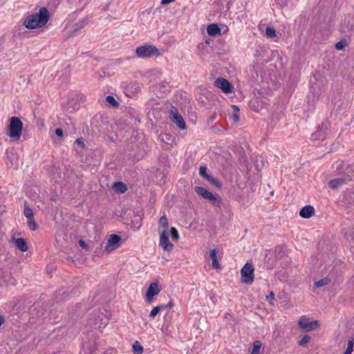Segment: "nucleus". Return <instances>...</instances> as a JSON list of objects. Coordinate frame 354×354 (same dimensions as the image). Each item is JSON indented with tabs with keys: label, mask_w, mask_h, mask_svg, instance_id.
Segmentation results:
<instances>
[{
	"label": "nucleus",
	"mask_w": 354,
	"mask_h": 354,
	"mask_svg": "<svg viewBox=\"0 0 354 354\" xmlns=\"http://www.w3.org/2000/svg\"><path fill=\"white\" fill-rule=\"evenodd\" d=\"M298 325L301 329L306 331L312 330L319 326L318 321H310V319L306 316H301L300 317L298 321Z\"/></svg>",
	"instance_id": "nucleus-7"
},
{
	"label": "nucleus",
	"mask_w": 354,
	"mask_h": 354,
	"mask_svg": "<svg viewBox=\"0 0 354 354\" xmlns=\"http://www.w3.org/2000/svg\"><path fill=\"white\" fill-rule=\"evenodd\" d=\"M160 313V308L156 306L152 308L149 313V317L153 319Z\"/></svg>",
	"instance_id": "nucleus-32"
},
{
	"label": "nucleus",
	"mask_w": 354,
	"mask_h": 354,
	"mask_svg": "<svg viewBox=\"0 0 354 354\" xmlns=\"http://www.w3.org/2000/svg\"><path fill=\"white\" fill-rule=\"evenodd\" d=\"M158 225H159V228L162 227L163 229H166L169 227L168 221L165 214L160 217V218L159 220Z\"/></svg>",
	"instance_id": "nucleus-22"
},
{
	"label": "nucleus",
	"mask_w": 354,
	"mask_h": 354,
	"mask_svg": "<svg viewBox=\"0 0 354 354\" xmlns=\"http://www.w3.org/2000/svg\"><path fill=\"white\" fill-rule=\"evenodd\" d=\"M348 180L349 179L345 178H337L330 180L328 183V185L331 189H335L346 184Z\"/></svg>",
	"instance_id": "nucleus-14"
},
{
	"label": "nucleus",
	"mask_w": 354,
	"mask_h": 354,
	"mask_svg": "<svg viewBox=\"0 0 354 354\" xmlns=\"http://www.w3.org/2000/svg\"><path fill=\"white\" fill-rule=\"evenodd\" d=\"M170 234L171 239L174 241H178L180 238L178 232L174 227L170 229Z\"/></svg>",
	"instance_id": "nucleus-28"
},
{
	"label": "nucleus",
	"mask_w": 354,
	"mask_h": 354,
	"mask_svg": "<svg viewBox=\"0 0 354 354\" xmlns=\"http://www.w3.org/2000/svg\"><path fill=\"white\" fill-rule=\"evenodd\" d=\"M106 101L111 104L113 106H118L119 105V103L117 102V100L114 98L113 96L112 95H108L106 97Z\"/></svg>",
	"instance_id": "nucleus-29"
},
{
	"label": "nucleus",
	"mask_w": 354,
	"mask_h": 354,
	"mask_svg": "<svg viewBox=\"0 0 354 354\" xmlns=\"http://www.w3.org/2000/svg\"><path fill=\"white\" fill-rule=\"evenodd\" d=\"M221 28L216 24H212L207 28V32L210 36H216L221 34Z\"/></svg>",
	"instance_id": "nucleus-16"
},
{
	"label": "nucleus",
	"mask_w": 354,
	"mask_h": 354,
	"mask_svg": "<svg viewBox=\"0 0 354 354\" xmlns=\"http://www.w3.org/2000/svg\"><path fill=\"white\" fill-rule=\"evenodd\" d=\"M79 244L83 248H86V246L87 245L86 244V243L83 241V240H80L79 241Z\"/></svg>",
	"instance_id": "nucleus-39"
},
{
	"label": "nucleus",
	"mask_w": 354,
	"mask_h": 354,
	"mask_svg": "<svg viewBox=\"0 0 354 354\" xmlns=\"http://www.w3.org/2000/svg\"><path fill=\"white\" fill-rule=\"evenodd\" d=\"M310 339V337L309 335H305L299 341V344L301 346H304L309 342Z\"/></svg>",
	"instance_id": "nucleus-33"
},
{
	"label": "nucleus",
	"mask_w": 354,
	"mask_h": 354,
	"mask_svg": "<svg viewBox=\"0 0 354 354\" xmlns=\"http://www.w3.org/2000/svg\"><path fill=\"white\" fill-rule=\"evenodd\" d=\"M266 34L268 37L273 38L276 36L275 30L272 27H267L266 29Z\"/></svg>",
	"instance_id": "nucleus-30"
},
{
	"label": "nucleus",
	"mask_w": 354,
	"mask_h": 354,
	"mask_svg": "<svg viewBox=\"0 0 354 354\" xmlns=\"http://www.w3.org/2000/svg\"><path fill=\"white\" fill-rule=\"evenodd\" d=\"M174 301L172 300H170L167 304V308H169V309H171L174 307Z\"/></svg>",
	"instance_id": "nucleus-37"
},
{
	"label": "nucleus",
	"mask_w": 354,
	"mask_h": 354,
	"mask_svg": "<svg viewBox=\"0 0 354 354\" xmlns=\"http://www.w3.org/2000/svg\"><path fill=\"white\" fill-rule=\"evenodd\" d=\"M135 90H140V86H137V88H136Z\"/></svg>",
	"instance_id": "nucleus-44"
},
{
	"label": "nucleus",
	"mask_w": 354,
	"mask_h": 354,
	"mask_svg": "<svg viewBox=\"0 0 354 354\" xmlns=\"http://www.w3.org/2000/svg\"><path fill=\"white\" fill-rule=\"evenodd\" d=\"M136 55L138 58H149L159 56L160 52L153 45H144L136 48Z\"/></svg>",
	"instance_id": "nucleus-4"
},
{
	"label": "nucleus",
	"mask_w": 354,
	"mask_h": 354,
	"mask_svg": "<svg viewBox=\"0 0 354 354\" xmlns=\"http://www.w3.org/2000/svg\"><path fill=\"white\" fill-rule=\"evenodd\" d=\"M170 118L180 129H185L186 128L184 119L175 107H172L170 111Z\"/></svg>",
	"instance_id": "nucleus-10"
},
{
	"label": "nucleus",
	"mask_w": 354,
	"mask_h": 354,
	"mask_svg": "<svg viewBox=\"0 0 354 354\" xmlns=\"http://www.w3.org/2000/svg\"><path fill=\"white\" fill-rule=\"evenodd\" d=\"M113 188L120 193H124L127 190V185L122 182L115 183Z\"/></svg>",
	"instance_id": "nucleus-20"
},
{
	"label": "nucleus",
	"mask_w": 354,
	"mask_h": 354,
	"mask_svg": "<svg viewBox=\"0 0 354 354\" xmlns=\"http://www.w3.org/2000/svg\"><path fill=\"white\" fill-rule=\"evenodd\" d=\"M23 130V122L16 116L10 118V124L8 127L7 135L14 141H19Z\"/></svg>",
	"instance_id": "nucleus-2"
},
{
	"label": "nucleus",
	"mask_w": 354,
	"mask_h": 354,
	"mask_svg": "<svg viewBox=\"0 0 354 354\" xmlns=\"http://www.w3.org/2000/svg\"><path fill=\"white\" fill-rule=\"evenodd\" d=\"M121 241V237L117 234H111L107 240L105 250L111 252L118 247V243Z\"/></svg>",
	"instance_id": "nucleus-13"
},
{
	"label": "nucleus",
	"mask_w": 354,
	"mask_h": 354,
	"mask_svg": "<svg viewBox=\"0 0 354 354\" xmlns=\"http://www.w3.org/2000/svg\"><path fill=\"white\" fill-rule=\"evenodd\" d=\"M354 347V339L351 338L348 340L347 344V348L344 351V354H351Z\"/></svg>",
	"instance_id": "nucleus-26"
},
{
	"label": "nucleus",
	"mask_w": 354,
	"mask_h": 354,
	"mask_svg": "<svg viewBox=\"0 0 354 354\" xmlns=\"http://www.w3.org/2000/svg\"><path fill=\"white\" fill-rule=\"evenodd\" d=\"M315 214V209L311 205H306L303 207L300 212L299 215L304 218H310Z\"/></svg>",
	"instance_id": "nucleus-15"
},
{
	"label": "nucleus",
	"mask_w": 354,
	"mask_h": 354,
	"mask_svg": "<svg viewBox=\"0 0 354 354\" xmlns=\"http://www.w3.org/2000/svg\"><path fill=\"white\" fill-rule=\"evenodd\" d=\"M214 85L226 94L233 92V86L225 78L218 77L214 82Z\"/></svg>",
	"instance_id": "nucleus-11"
},
{
	"label": "nucleus",
	"mask_w": 354,
	"mask_h": 354,
	"mask_svg": "<svg viewBox=\"0 0 354 354\" xmlns=\"http://www.w3.org/2000/svg\"><path fill=\"white\" fill-rule=\"evenodd\" d=\"M196 192L204 198L209 200L213 205L220 207L222 205V200L218 194H212L207 189L203 187L196 186L195 187Z\"/></svg>",
	"instance_id": "nucleus-3"
},
{
	"label": "nucleus",
	"mask_w": 354,
	"mask_h": 354,
	"mask_svg": "<svg viewBox=\"0 0 354 354\" xmlns=\"http://www.w3.org/2000/svg\"><path fill=\"white\" fill-rule=\"evenodd\" d=\"M199 174L201 176L204 177L205 179L211 181L212 183H214L215 179L212 178L211 176L207 174V168L205 166H201L199 168Z\"/></svg>",
	"instance_id": "nucleus-19"
},
{
	"label": "nucleus",
	"mask_w": 354,
	"mask_h": 354,
	"mask_svg": "<svg viewBox=\"0 0 354 354\" xmlns=\"http://www.w3.org/2000/svg\"><path fill=\"white\" fill-rule=\"evenodd\" d=\"M157 306L158 307V308H160V312L165 309H167V304H160Z\"/></svg>",
	"instance_id": "nucleus-38"
},
{
	"label": "nucleus",
	"mask_w": 354,
	"mask_h": 354,
	"mask_svg": "<svg viewBox=\"0 0 354 354\" xmlns=\"http://www.w3.org/2000/svg\"><path fill=\"white\" fill-rule=\"evenodd\" d=\"M161 290L162 287L158 281L151 283L145 294V301L148 304H151L154 300V297L159 295Z\"/></svg>",
	"instance_id": "nucleus-6"
},
{
	"label": "nucleus",
	"mask_w": 354,
	"mask_h": 354,
	"mask_svg": "<svg viewBox=\"0 0 354 354\" xmlns=\"http://www.w3.org/2000/svg\"><path fill=\"white\" fill-rule=\"evenodd\" d=\"M261 347V342L259 340L255 341L253 344L252 354H259Z\"/></svg>",
	"instance_id": "nucleus-27"
},
{
	"label": "nucleus",
	"mask_w": 354,
	"mask_h": 354,
	"mask_svg": "<svg viewBox=\"0 0 354 354\" xmlns=\"http://www.w3.org/2000/svg\"><path fill=\"white\" fill-rule=\"evenodd\" d=\"M234 116L235 121H239V118L237 113H234Z\"/></svg>",
	"instance_id": "nucleus-41"
},
{
	"label": "nucleus",
	"mask_w": 354,
	"mask_h": 354,
	"mask_svg": "<svg viewBox=\"0 0 354 354\" xmlns=\"http://www.w3.org/2000/svg\"><path fill=\"white\" fill-rule=\"evenodd\" d=\"M4 319L2 316H0V326L3 324Z\"/></svg>",
	"instance_id": "nucleus-42"
},
{
	"label": "nucleus",
	"mask_w": 354,
	"mask_h": 354,
	"mask_svg": "<svg viewBox=\"0 0 354 354\" xmlns=\"http://www.w3.org/2000/svg\"><path fill=\"white\" fill-rule=\"evenodd\" d=\"M27 225L29 229L32 231H35L37 229V225L34 219V217L31 218H27Z\"/></svg>",
	"instance_id": "nucleus-25"
},
{
	"label": "nucleus",
	"mask_w": 354,
	"mask_h": 354,
	"mask_svg": "<svg viewBox=\"0 0 354 354\" xmlns=\"http://www.w3.org/2000/svg\"><path fill=\"white\" fill-rule=\"evenodd\" d=\"M24 214L25 215V216L27 218H31L32 217H34V213H33V211L32 209L29 207V205H28L27 202L25 201L24 203Z\"/></svg>",
	"instance_id": "nucleus-21"
},
{
	"label": "nucleus",
	"mask_w": 354,
	"mask_h": 354,
	"mask_svg": "<svg viewBox=\"0 0 354 354\" xmlns=\"http://www.w3.org/2000/svg\"><path fill=\"white\" fill-rule=\"evenodd\" d=\"M232 107H233V109H234L235 111H236L237 112L239 111V108H238V106H236V105H233V106H232Z\"/></svg>",
	"instance_id": "nucleus-43"
},
{
	"label": "nucleus",
	"mask_w": 354,
	"mask_h": 354,
	"mask_svg": "<svg viewBox=\"0 0 354 354\" xmlns=\"http://www.w3.org/2000/svg\"><path fill=\"white\" fill-rule=\"evenodd\" d=\"M159 245L167 252H170L174 249V245L169 241L165 230L160 232Z\"/></svg>",
	"instance_id": "nucleus-12"
},
{
	"label": "nucleus",
	"mask_w": 354,
	"mask_h": 354,
	"mask_svg": "<svg viewBox=\"0 0 354 354\" xmlns=\"http://www.w3.org/2000/svg\"><path fill=\"white\" fill-rule=\"evenodd\" d=\"M86 23L84 21H80V26H79V28H83V27L86 25Z\"/></svg>",
	"instance_id": "nucleus-40"
},
{
	"label": "nucleus",
	"mask_w": 354,
	"mask_h": 354,
	"mask_svg": "<svg viewBox=\"0 0 354 354\" xmlns=\"http://www.w3.org/2000/svg\"><path fill=\"white\" fill-rule=\"evenodd\" d=\"M330 282V279L326 277V278L322 279L316 281L315 283V286L316 288H320V287H322V286L329 284Z\"/></svg>",
	"instance_id": "nucleus-23"
},
{
	"label": "nucleus",
	"mask_w": 354,
	"mask_h": 354,
	"mask_svg": "<svg viewBox=\"0 0 354 354\" xmlns=\"http://www.w3.org/2000/svg\"><path fill=\"white\" fill-rule=\"evenodd\" d=\"M266 300L271 304L273 305L272 301L274 300V293L271 291L268 295L266 296Z\"/></svg>",
	"instance_id": "nucleus-34"
},
{
	"label": "nucleus",
	"mask_w": 354,
	"mask_h": 354,
	"mask_svg": "<svg viewBox=\"0 0 354 354\" xmlns=\"http://www.w3.org/2000/svg\"><path fill=\"white\" fill-rule=\"evenodd\" d=\"M49 17L48 10L46 8L43 7L39 10L37 13L28 15L24 24L28 29L41 28L47 24Z\"/></svg>",
	"instance_id": "nucleus-1"
},
{
	"label": "nucleus",
	"mask_w": 354,
	"mask_h": 354,
	"mask_svg": "<svg viewBox=\"0 0 354 354\" xmlns=\"http://www.w3.org/2000/svg\"><path fill=\"white\" fill-rule=\"evenodd\" d=\"M329 126L330 124L328 121L323 122L321 125L317 127V131L312 133L311 138L313 140L324 139L329 129Z\"/></svg>",
	"instance_id": "nucleus-8"
},
{
	"label": "nucleus",
	"mask_w": 354,
	"mask_h": 354,
	"mask_svg": "<svg viewBox=\"0 0 354 354\" xmlns=\"http://www.w3.org/2000/svg\"><path fill=\"white\" fill-rule=\"evenodd\" d=\"M241 281L252 284L254 280V268L252 263H246L241 270Z\"/></svg>",
	"instance_id": "nucleus-5"
},
{
	"label": "nucleus",
	"mask_w": 354,
	"mask_h": 354,
	"mask_svg": "<svg viewBox=\"0 0 354 354\" xmlns=\"http://www.w3.org/2000/svg\"><path fill=\"white\" fill-rule=\"evenodd\" d=\"M15 245L18 249L21 252H26L28 250V246L25 240L22 238H19L15 241Z\"/></svg>",
	"instance_id": "nucleus-18"
},
{
	"label": "nucleus",
	"mask_w": 354,
	"mask_h": 354,
	"mask_svg": "<svg viewBox=\"0 0 354 354\" xmlns=\"http://www.w3.org/2000/svg\"><path fill=\"white\" fill-rule=\"evenodd\" d=\"M133 351L134 354H142L143 353V347L138 342H136L133 346Z\"/></svg>",
	"instance_id": "nucleus-24"
},
{
	"label": "nucleus",
	"mask_w": 354,
	"mask_h": 354,
	"mask_svg": "<svg viewBox=\"0 0 354 354\" xmlns=\"http://www.w3.org/2000/svg\"><path fill=\"white\" fill-rule=\"evenodd\" d=\"M75 144H77V145L80 146L82 148H84V141L81 139V138H77L76 140H75Z\"/></svg>",
	"instance_id": "nucleus-35"
},
{
	"label": "nucleus",
	"mask_w": 354,
	"mask_h": 354,
	"mask_svg": "<svg viewBox=\"0 0 354 354\" xmlns=\"http://www.w3.org/2000/svg\"><path fill=\"white\" fill-rule=\"evenodd\" d=\"M217 252H218L216 249L211 250L209 252V257L212 261V266L213 268L218 270L221 269V265L217 260Z\"/></svg>",
	"instance_id": "nucleus-17"
},
{
	"label": "nucleus",
	"mask_w": 354,
	"mask_h": 354,
	"mask_svg": "<svg viewBox=\"0 0 354 354\" xmlns=\"http://www.w3.org/2000/svg\"><path fill=\"white\" fill-rule=\"evenodd\" d=\"M347 43L345 40H341L335 44V46L337 50H342L344 47H346Z\"/></svg>",
	"instance_id": "nucleus-31"
},
{
	"label": "nucleus",
	"mask_w": 354,
	"mask_h": 354,
	"mask_svg": "<svg viewBox=\"0 0 354 354\" xmlns=\"http://www.w3.org/2000/svg\"><path fill=\"white\" fill-rule=\"evenodd\" d=\"M55 134L56 136H57L58 137H62L64 133H63V130L60 128H57L55 129Z\"/></svg>",
	"instance_id": "nucleus-36"
},
{
	"label": "nucleus",
	"mask_w": 354,
	"mask_h": 354,
	"mask_svg": "<svg viewBox=\"0 0 354 354\" xmlns=\"http://www.w3.org/2000/svg\"><path fill=\"white\" fill-rule=\"evenodd\" d=\"M329 126L330 124L328 121L323 122L321 125L317 127V131L312 133L311 138L313 140L324 139L329 129Z\"/></svg>",
	"instance_id": "nucleus-9"
}]
</instances>
